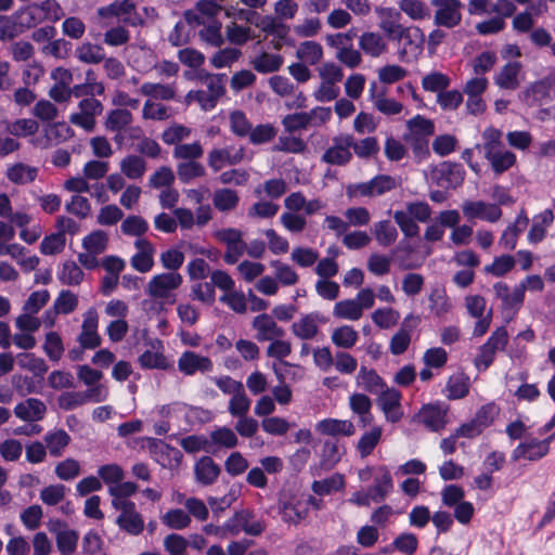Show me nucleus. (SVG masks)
Segmentation results:
<instances>
[{"label": "nucleus", "mask_w": 555, "mask_h": 555, "mask_svg": "<svg viewBox=\"0 0 555 555\" xmlns=\"http://www.w3.org/2000/svg\"><path fill=\"white\" fill-rule=\"evenodd\" d=\"M375 304V294L371 288H362L354 298L337 301L333 308V315L340 320L358 321L363 311L371 309Z\"/></svg>", "instance_id": "obj_1"}, {"label": "nucleus", "mask_w": 555, "mask_h": 555, "mask_svg": "<svg viewBox=\"0 0 555 555\" xmlns=\"http://www.w3.org/2000/svg\"><path fill=\"white\" fill-rule=\"evenodd\" d=\"M406 129L403 139L411 145L414 154L418 157L427 155L428 138L435 132L434 122L422 115H416L406 121Z\"/></svg>", "instance_id": "obj_2"}, {"label": "nucleus", "mask_w": 555, "mask_h": 555, "mask_svg": "<svg viewBox=\"0 0 555 555\" xmlns=\"http://www.w3.org/2000/svg\"><path fill=\"white\" fill-rule=\"evenodd\" d=\"M279 512L285 522H301L308 516L305 495L298 492H283L279 500Z\"/></svg>", "instance_id": "obj_3"}, {"label": "nucleus", "mask_w": 555, "mask_h": 555, "mask_svg": "<svg viewBox=\"0 0 555 555\" xmlns=\"http://www.w3.org/2000/svg\"><path fill=\"white\" fill-rule=\"evenodd\" d=\"M396 180L386 175L377 176L370 181L353 183L347 186L349 197H375L396 189Z\"/></svg>", "instance_id": "obj_4"}, {"label": "nucleus", "mask_w": 555, "mask_h": 555, "mask_svg": "<svg viewBox=\"0 0 555 555\" xmlns=\"http://www.w3.org/2000/svg\"><path fill=\"white\" fill-rule=\"evenodd\" d=\"M434 23L438 27L454 28L462 22L463 3L460 0H431Z\"/></svg>", "instance_id": "obj_5"}, {"label": "nucleus", "mask_w": 555, "mask_h": 555, "mask_svg": "<svg viewBox=\"0 0 555 555\" xmlns=\"http://www.w3.org/2000/svg\"><path fill=\"white\" fill-rule=\"evenodd\" d=\"M20 15L27 16L26 26L30 27L41 21H60L64 16V11L55 0H44L21 10Z\"/></svg>", "instance_id": "obj_6"}, {"label": "nucleus", "mask_w": 555, "mask_h": 555, "mask_svg": "<svg viewBox=\"0 0 555 555\" xmlns=\"http://www.w3.org/2000/svg\"><path fill=\"white\" fill-rule=\"evenodd\" d=\"M182 275L178 272H166L154 275L147 283L146 293L162 300H169L171 293L182 284Z\"/></svg>", "instance_id": "obj_7"}, {"label": "nucleus", "mask_w": 555, "mask_h": 555, "mask_svg": "<svg viewBox=\"0 0 555 555\" xmlns=\"http://www.w3.org/2000/svg\"><path fill=\"white\" fill-rule=\"evenodd\" d=\"M351 145H353V137L351 134L341 133L332 139V144L324 151L321 159L322 162L344 166L348 164L351 158Z\"/></svg>", "instance_id": "obj_8"}, {"label": "nucleus", "mask_w": 555, "mask_h": 555, "mask_svg": "<svg viewBox=\"0 0 555 555\" xmlns=\"http://www.w3.org/2000/svg\"><path fill=\"white\" fill-rule=\"evenodd\" d=\"M103 111L102 103L94 98H86L78 104V111L70 114L69 121L91 132L95 127V117Z\"/></svg>", "instance_id": "obj_9"}, {"label": "nucleus", "mask_w": 555, "mask_h": 555, "mask_svg": "<svg viewBox=\"0 0 555 555\" xmlns=\"http://www.w3.org/2000/svg\"><path fill=\"white\" fill-rule=\"evenodd\" d=\"M98 328L99 313L95 308L91 307L82 314L81 330L77 337L82 348L95 349L101 345L102 338Z\"/></svg>", "instance_id": "obj_10"}, {"label": "nucleus", "mask_w": 555, "mask_h": 555, "mask_svg": "<svg viewBox=\"0 0 555 555\" xmlns=\"http://www.w3.org/2000/svg\"><path fill=\"white\" fill-rule=\"evenodd\" d=\"M465 171L459 164L443 162L430 172V179L441 188L455 189L464 181Z\"/></svg>", "instance_id": "obj_11"}, {"label": "nucleus", "mask_w": 555, "mask_h": 555, "mask_svg": "<svg viewBox=\"0 0 555 555\" xmlns=\"http://www.w3.org/2000/svg\"><path fill=\"white\" fill-rule=\"evenodd\" d=\"M378 393L377 405L384 413L385 420L389 423H398L403 417L400 391L386 386Z\"/></svg>", "instance_id": "obj_12"}, {"label": "nucleus", "mask_w": 555, "mask_h": 555, "mask_svg": "<svg viewBox=\"0 0 555 555\" xmlns=\"http://www.w3.org/2000/svg\"><path fill=\"white\" fill-rule=\"evenodd\" d=\"M461 208L464 217L468 220L479 219L493 223L502 217V210L499 205L483 201H464Z\"/></svg>", "instance_id": "obj_13"}, {"label": "nucleus", "mask_w": 555, "mask_h": 555, "mask_svg": "<svg viewBox=\"0 0 555 555\" xmlns=\"http://www.w3.org/2000/svg\"><path fill=\"white\" fill-rule=\"evenodd\" d=\"M245 150L242 146H225L212 149L207 156L208 166L218 172L227 166H234L243 162Z\"/></svg>", "instance_id": "obj_14"}, {"label": "nucleus", "mask_w": 555, "mask_h": 555, "mask_svg": "<svg viewBox=\"0 0 555 555\" xmlns=\"http://www.w3.org/2000/svg\"><path fill=\"white\" fill-rule=\"evenodd\" d=\"M525 80L522 64L518 61H509L504 64L493 77L494 85L500 89L514 91Z\"/></svg>", "instance_id": "obj_15"}, {"label": "nucleus", "mask_w": 555, "mask_h": 555, "mask_svg": "<svg viewBox=\"0 0 555 555\" xmlns=\"http://www.w3.org/2000/svg\"><path fill=\"white\" fill-rule=\"evenodd\" d=\"M178 370L184 376H193L196 373H209L214 369L210 358L194 351H183L178 358Z\"/></svg>", "instance_id": "obj_16"}, {"label": "nucleus", "mask_w": 555, "mask_h": 555, "mask_svg": "<svg viewBox=\"0 0 555 555\" xmlns=\"http://www.w3.org/2000/svg\"><path fill=\"white\" fill-rule=\"evenodd\" d=\"M449 408L443 403L424 405L415 415L417 422L424 424L431 431H440L448 423Z\"/></svg>", "instance_id": "obj_17"}, {"label": "nucleus", "mask_w": 555, "mask_h": 555, "mask_svg": "<svg viewBox=\"0 0 555 555\" xmlns=\"http://www.w3.org/2000/svg\"><path fill=\"white\" fill-rule=\"evenodd\" d=\"M133 246L135 253L130 258L131 267L140 273L150 272L154 267L155 246L145 237L135 238Z\"/></svg>", "instance_id": "obj_18"}, {"label": "nucleus", "mask_w": 555, "mask_h": 555, "mask_svg": "<svg viewBox=\"0 0 555 555\" xmlns=\"http://www.w3.org/2000/svg\"><path fill=\"white\" fill-rule=\"evenodd\" d=\"M553 437H548L544 440H538L531 438L525 442L519 443L512 452V459L514 461L527 460L538 461L545 456L550 450V442Z\"/></svg>", "instance_id": "obj_19"}, {"label": "nucleus", "mask_w": 555, "mask_h": 555, "mask_svg": "<svg viewBox=\"0 0 555 555\" xmlns=\"http://www.w3.org/2000/svg\"><path fill=\"white\" fill-rule=\"evenodd\" d=\"M403 34L397 33L393 40H403V47L399 50L398 56L401 61H409L411 55L416 56L422 51L424 34L418 27L403 26Z\"/></svg>", "instance_id": "obj_20"}, {"label": "nucleus", "mask_w": 555, "mask_h": 555, "mask_svg": "<svg viewBox=\"0 0 555 555\" xmlns=\"http://www.w3.org/2000/svg\"><path fill=\"white\" fill-rule=\"evenodd\" d=\"M325 323V319L319 312H310L297 321H295L292 326V333L294 336L301 340H312L314 339L319 332L320 325Z\"/></svg>", "instance_id": "obj_21"}, {"label": "nucleus", "mask_w": 555, "mask_h": 555, "mask_svg": "<svg viewBox=\"0 0 555 555\" xmlns=\"http://www.w3.org/2000/svg\"><path fill=\"white\" fill-rule=\"evenodd\" d=\"M138 362L144 370L169 371L173 367V362L164 353V346L160 340L152 345L151 349L145 350Z\"/></svg>", "instance_id": "obj_22"}, {"label": "nucleus", "mask_w": 555, "mask_h": 555, "mask_svg": "<svg viewBox=\"0 0 555 555\" xmlns=\"http://www.w3.org/2000/svg\"><path fill=\"white\" fill-rule=\"evenodd\" d=\"M253 328L256 331V338L259 341H270L274 338H282L285 331L278 325L274 318L268 313H261L253 320Z\"/></svg>", "instance_id": "obj_23"}, {"label": "nucleus", "mask_w": 555, "mask_h": 555, "mask_svg": "<svg viewBox=\"0 0 555 555\" xmlns=\"http://www.w3.org/2000/svg\"><path fill=\"white\" fill-rule=\"evenodd\" d=\"M349 409L358 416L361 427L370 426L373 423L372 400L364 393L354 392L348 399Z\"/></svg>", "instance_id": "obj_24"}, {"label": "nucleus", "mask_w": 555, "mask_h": 555, "mask_svg": "<svg viewBox=\"0 0 555 555\" xmlns=\"http://www.w3.org/2000/svg\"><path fill=\"white\" fill-rule=\"evenodd\" d=\"M315 430L324 436L351 437L356 434V426L349 420L324 418L317 423Z\"/></svg>", "instance_id": "obj_25"}, {"label": "nucleus", "mask_w": 555, "mask_h": 555, "mask_svg": "<svg viewBox=\"0 0 555 555\" xmlns=\"http://www.w3.org/2000/svg\"><path fill=\"white\" fill-rule=\"evenodd\" d=\"M393 489L392 477L386 466H377L373 486L367 490L373 496V503H380Z\"/></svg>", "instance_id": "obj_26"}, {"label": "nucleus", "mask_w": 555, "mask_h": 555, "mask_svg": "<svg viewBox=\"0 0 555 555\" xmlns=\"http://www.w3.org/2000/svg\"><path fill=\"white\" fill-rule=\"evenodd\" d=\"M225 529L233 535L241 531L247 534L257 535L262 532L263 526L260 521H251L248 512L236 513L234 517L225 522Z\"/></svg>", "instance_id": "obj_27"}, {"label": "nucleus", "mask_w": 555, "mask_h": 555, "mask_svg": "<svg viewBox=\"0 0 555 555\" xmlns=\"http://www.w3.org/2000/svg\"><path fill=\"white\" fill-rule=\"evenodd\" d=\"M553 93H555V73L548 78L533 82L521 95L528 104L532 105L551 98Z\"/></svg>", "instance_id": "obj_28"}, {"label": "nucleus", "mask_w": 555, "mask_h": 555, "mask_svg": "<svg viewBox=\"0 0 555 555\" xmlns=\"http://www.w3.org/2000/svg\"><path fill=\"white\" fill-rule=\"evenodd\" d=\"M375 13L379 18V28L389 39H392L397 33L403 34V25L399 23L400 13L393 8L377 7Z\"/></svg>", "instance_id": "obj_29"}, {"label": "nucleus", "mask_w": 555, "mask_h": 555, "mask_svg": "<svg viewBox=\"0 0 555 555\" xmlns=\"http://www.w3.org/2000/svg\"><path fill=\"white\" fill-rule=\"evenodd\" d=\"M47 412L46 404L36 398H28L14 408V414L24 422H37L43 418Z\"/></svg>", "instance_id": "obj_30"}, {"label": "nucleus", "mask_w": 555, "mask_h": 555, "mask_svg": "<svg viewBox=\"0 0 555 555\" xmlns=\"http://www.w3.org/2000/svg\"><path fill=\"white\" fill-rule=\"evenodd\" d=\"M495 297L501 300L502 308L505 310L517 311L524 304L517 285L511 289L505 282H496L493 284Z\"/></svg>", "instance_id": "obj_31"}, {"label": "nucleus", "mask_w": 555, "mask_h": 555, "mask_svg": "<svg viewBox=\"0 0 555 555\" xmlns=\"http://www.w3.org/2000/svg\"><path fill=\"white\" fill-rule=\"evenodd\" d=\"M360 49L371 57H378L388 51V43L377 31H364L359 38Z\"/></svg>", "instance_id": "obj_32"}, {"label": "nucleus", "mask_w": 555, "mask_h": 555, "mask_svg": "<svg viewBox=\"0 0 555 555\" xmlns=\"http://www.w3.org/2000/svg\"><path fill=\"white\" fill-rule=\"evenodd\" d=\"M528 217L526 215H518L515 222L509 224L501 234L499 245L506 250L515 249L520 233L528 225Z\"/></svg>", "instance_id": "obj_33"}, {"label": "nucleus", "mask_w": 555, "mask_h": 555, "mask_svg": "<svg viewBox=\"0 0 555 555\" xmlns=\"http://www.w3.org/2000/svg\"><path fill=\"white\" fill-rule=\"evenodd\" d=\"M485 157L498 175L505 172L516 163V155L503 146L495 150L489 149V152L485 153Z\"/></svg>", "instance_id": "obj_34"}, {"label": "nucleus", "mask_w": 555, "mask_h": 555, "mask_svg": "<svg viewBox=\"0 0 555 555\" xmlns=\"http://www.w3.org/2000/svg\"><path fill=\"white\" fill-rule=\"evenodd\" d=\"M323 54L322 44L312 40L300 42L295 53L299 62L310 66L319 64L323 59Z\"/></svg>", "instance_id": "obj_35"}, {"label": "nucleus", "mask_w": 555, "mask_h": 555, "mask_svg": "<svg viewBox=\"0 0 555 555\" xmlns=\"http://www.w3.org/2000/svg\"><path fill=\"white\" fill-rule=\"evenodd\" d=\"M356 384L370 393H378L386 387L383 378L374 370L366 366L360 367L356 376Z\"/></svg>", "instance_id": "obj_36"}, {"label": "nucleus", "mask_w": 555, "mask_h": 555, "mask_svg": "<svg viewBox=\"0 0 555 555\" xmlns=\"http://www.w3.org/2000/svg\"><path fill=\"white\" fill-rule=\"evenodd\" d=\"M240 203V195L236 190L221 188L214 191L212 204L220 212H229L236 209Z\"/></svg>", "instance_id": "obj_37"}, {"label": "nucleus", "mask_w": 555, "mask_h": 555, "mask_svg": "<svg viewBox=\"0 0 555 555\" xmlns=\"http://www.w3.org/2000/svg\"><path fill=\"white\" fill-rule=\"evenodd\" d=\"M554 221V214L552 209H545L537 215L533 219V224L528 233L529 243L537 244L541 242L545 235L547 229Z\"/></svg>", "instance_id": "obj_38"}, {"label": "nucleus", "mask_w": 555, "mask_h": 555, "mask_svg": "<svg viewBox=\"0 0 555 555\" xmlns=\"http://www.w3.org/2000/svg\"><path fill=\"white\" fill-rule=\"evenodd\" d=\"M359 340V333L351 325H340L331 332V341L339 349H352Z\"/></svg>", "instance_id": "obj_39"}, {"label": "nucleus", "mask_w": 555, "mask_h": 555, "mask_svg": "<svg viewBox=\"0 0 555 555\" xmlns=\"http://www.w3.org/2000/svg\"><path fill=\"white\" fill-rule=\"evenodd\" d=\"M5 175L14 184H28L37 178L38 168L24 163H15L8 167Z\"/></svg>", "instance_id": "obj_40"}, {"label": "nucleus", "mask_w": 555, "mask_h": 555, "mask_svg": "<svg viewBox=\"0 0 555 555\" xmlns=\"http://www.w3.org/2000/svg\"><path fill=\"white\" fill-rule=\"evenodd\" d=\"M383 437L382 426L374 425L369 430L364 431L357 442V451L362 459L371 455Z\"/></svg>", "instance_id": "obj_41"}, {"label": "nucleus", "mask_w": 555, "mask_h": 555, "mask_svg": "<svg viewBox=\"0 0 555 555\" xmlns=\"http://www.w3.org/2000/svg\"><path fill=\"white\" fill-rule=\"evenodd\" d=\"M209 443L215 452L218 449H233L238 444L235 431L227 426L217 427L209 434Z\"/></svg>", "instance_id": "obj_42"}, {"label": "nucleus", "mask_w": 555, "mask_h": 555, "mask_svg": "<svg viewBox=\"0 0 555 555\" xmlns=\"http://www.w3.org/2000/svg\"><path fill=\"white\" fill-rule=\"evenodd\" d=\"M195 478L199 483L210 485L220 474L219 466L209 456L201 457L195 464Z\"/></svg>", "instance_id": "obj_43"}, {"label": "nucleus", "mask_w": 555, "mask_h": 555, "mask_svg": "<svg viewBox=\"0 0 555 555\" xmlns=\"http://www.w3.org/2000/svg\"><path fill=\"white\" fill-rule=\"evenodd\" d=\"M21 11L12 16L0 15V39L8 40L18 36L22 25H26L27 16H21Z\"/></svg>", "instance_id": "obj_44"}, {"label": "nucleus", "mask_w": 555, "mask_h": 555, "mask_svg": "<svg viewBox=\"0 0 555 555\" xmlns=\"http://www.w3.org/2000/svg\"><path fill=\"white\" fill-rule=\"evenodd\" d=\"M139 91L153 101H170L176 98V89L172 85L144 82Z\"/></svg>", "instance_id": "obj_45"}, {"label": "nucleus", "mask_w": 555, "mask_h": 555, "mask_svg": "<svg viewBox=\"0 0 555 555\" xmlns=\"http://www.w3.org/2000/svg\"><path fill=\"white\" fill-rule=\"evenodd\" d=\"M75 56L85 64H99L105 60V51L102 46L86 41L76 48Z\"/></svg>", "instance_id": "obj_46"}, {"label": "nucleus", "mask_w": 555, "mask_h": 555, "mask_svg": "<svg viewBox=\"0 0 555 555\" xmlns=\"http://www.w3.org/2000/svg\"><path fill=\"white\" fill-rule=\"evenodd\" d=\"M372 232L375 241L382 247L391 246L398 238V231L389 220L375 222L373 224Z\"/></svg>", "instance_id": "obj_47"}, {"label": "nucleus", "mask_w": 555, "mask_h": 555, "mask_svg": "<svg viewBox=\"0 0 555 555\" xmlns=\"http://www.w3.org/2000/svg\"><path fill=\"white\" fill-rule=\"evenodd\" d=\"M116 524L121 530L131 535H139L144 529L143 517L135 508L128 513L119 514Z\"/></svg>", "instance_id": "obj_48"}, {"label": "nucleus", "mask_w": 555, "mask_h": 555, "mask_svg": "<svg viewBox=\"0 0 555 555\" xmlns=\"http://www.w3.org/2000/svg\"><path fill=\"white\" fill-rule=\"evenodd\" d=\"M398 5L412 21H425L430 17V9L423 0H400Z\"/></svg>", "instance_id": "obj_49"}, {"label": "nucleus", "mask_w": 555, "mask_h": 555, "mask_svg": "<svg viewBox=\"0 0 555 555\" xmlns=\"http://www.w3.org/2000/svg\"><path fill=\"white\" fill-rule=\"evenodd\" d=\"M414 318L409 315L404 319L401 328L391 337L389 349L392 354H402L410 346L412 330L409 322Z\"/></svg>", "instance_id": "obj_50"}, {"label": "nucleus", "mask_w": 555, "mask_h": 555, "mask_svg": "<svg viewBox=\"0 0 555 555\" xmlns=\"http://www.w3.org/2000/svg\"><path fill=\"white\" fill-rule=\"evenodd\" d=\"M160 521L172 530H183L190 527L192 518L182 508H170L160 516Z\"/></svg>", "instance_id": "obj_51"}, {"label": "nucleus", "mask_w": 555, "mask_h": 555, "mask_svg": "<svg viewBox=\"0 0 555 555\" xmlns=\"http://www.w3.org/2000/svg\"><path fill=\"white\" fill-rule=\"evenodd\" d=\"M284 63L280 54L263 52L251 61V65L258 73L268 74L279 70Z\"/></svg>", "instance_id": "obj_52"}, {"label": "nucleus", "mask_w": 555, "mask_h": 555, "mask_svg": "<svg viewBox=\"0 0 555 555\" xmlns=\"http://www.w3.org/2000/svg\"><path fill=\"white\" fill-rule=\"evenodd\" d=\"M79 534L74 529H62L55 533L56 547L61 555H73L76 552Z\"/></svg>", "instance_id": "obj_53"}, {"label": "nucleus", "mask_w": 555, "mask_h": 555, "mask_svg": "<svg viewBox=\"0 0 555 555\" xmlns=\"http://www.w3.org/2000/svg\"><path fill=\"white\" fill-rule=\"evenodd\" d=\"M42 349L46 356L53 362H57L64 354L65 348L61 335L50 331L44 336Z\"/></svg>", "instance_id": "obj_54"}, {"label": "nucleus", "mask_w": 555, "mask_h": 555, "mask_svg": "<svg viewBox=\"0 0 555 555\" xmlns=\"http://www.w3.org/2000/svg\"><path fill=\"white\" fill-rule=\"evenodd\" d=\"M227 40L235 46H243L253 38V29L249 26L230 22L224 28Z\"/></svg>", "instance_id": "obj_55"}, {"label": "nucleus", "mask_w": 555, "mask_h": 555, "mask_svg": "<svg viewBox=\"0 0 555 555\" xmlns=\"http://www.w3.org/2000/svg\"><path fill=\"white\" fill-rule=\"evenodd\" d=\"M172 111L169 106L147 99L142 107V118L147 120H166L170 118Z\"/></svg>", "instance_id": "obj_56"}, {"label": "nucleus", "mask_w": 555, "mask_h": 555, "mask_svg": "<svg viewBox=\"0 0 555 555\" xmlns=\"http://www.w3.org/2000/svg\"><path fill=\"white\" fill-rule=\"evenodd\" d=\"M270 266L274 269V278L279 285L293 286L299 281V275L289 264L272 260Z\"/></svg>", "instance_id": "obj_57"}, {"label": "nucleus", "mask_w": 555, "mask_h": 555, "mask_svg": "<svg viewBox=\"0 0 555 555\" xmlns=\"http://www.w3.org/2000/svg\"><path fill=\"white\" fill-rule=\"evenodd\" d=\"M345 487V478L340 474H333L328 478L315 480L311 488L318 495H327L332 492L339 491Z\"/></svg>", "instance_id": "obj_58"}, {"label": "nucleus", "mask_w": 555, "mask_h": 555, "mask_svg": "<svg viewBox=\"0 0 555 555\" xmlns=\"http://www.w3.org/2000/svg\"><path fill=\"white\" fill-rule=\"evenodd\" d=\"M371 98L374 107L384 115H399L404 108L402 103L396 101L395 99L387 98L383 93L375 94L373 90Z\"/></svg>", "instance_id": "obj_59"}, {"label": "nucleus", "mask_w": 555, "mask_h": 555, "mask_svg": "<svg viewBox=\"0 0 555 555\" xmlns=\"http://www.w3.org/2000/svg\"><path fill=\"white\" fill-rule=\"evenodd\" d=\"M120 170L129 179H139L144 175L146 164L142 157L129 155L120 162Z\"/></svg>", "instance_id": "obj_60"}, {"label": "nucleus", "mask_w": 555, "mask_h": 555, "mask_svg": "<svg viewBox=\"0 0 555 555\" xmlns=\"http://www.w3.org/2000/svg\"><path fill=\"white\" fill-rule=\"evenodd\" d=\"M83 272L73 260H67L62 264L57 273L59 280L65 285H78L83 280Z\"/></svg>", "instance_id": "obj_61"}, {"label": "nucleus", "mask_w": 555, "mask_h": 555, "mask_svg": "<svg viewBox=\"0 0 555 555\" xmlns=\"http://www.w3.org/2000/svg\"><path fill=\"white\" fill-rule=\"evenodd\" d=\"M251 401L245 392V389H241L236 393L232 395L229 404L228 411L233 417H243L247 416L250 409Z\"/></svg>", "instance_id": "obj_62"}, {"label": "nucleus", "mask_w": 555, "mask_h": 555, "mask_svg": "<svg viewBox=\"0 0 555 555\" xmlns=\"http://www.w3.org/2000/svg\"><path fill=\"white\" fill-rule=\"evenodd\" d=\"M70 437L68 434L63 430H55L53 433H48L44 436V442L49 453L53 456H59L62 454L63 450L69 443Z\"/></svg>", "instance_id": "obj_63"}, {"label": "nucleus", "mask_w": 555, "mask_h": 555, "mask_svg": "<svg viewBox=\"0 0 555 555\" xmlns=\"http://www.w3.org/2000/svg\"><path fill=\"white\" fill-rule=\"evenodd\" d=\"M107 243V234L102 230H95L83 237L82 247L85 250H89L91 251V254H95L99 256L105 251Z\"/></svg>", "instance_id": "obj_64"}]
</instances>
